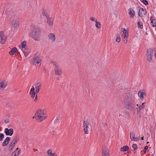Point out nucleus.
Returning a JSON list of instances; mask_svg holds the SVG:
<instances>
[{
    "label": "nucleus",
    "instance_id": "nucleus-27",
    "mask_svg": "<svg viewBox=\"0 0 156 156\" xmlns=\"http://www.w3.org/2000/svg\"><path fill=\"white\" fill-rule=\"evenodd\" d=\"M10 139L9 137H7L2 143V146H6L9 143Z\"/></svg>",
    "mask_w": 156,
    "mask_h": 156
},
{
    "label": "nucleus",
    "instance_id": "nucleus-22",
    "mask_svg": "<svg viewBox=\"0 0 156 156\" xmlns=\"http://www.w3.org/2000/svg\"><path fill=\"white\" fill-rule=\"evenodd\" d=\"M20 152L19 148H17L12 154V156H18Z\"/></svg>",
    "mask_w": 156,
    "mask_h": 156
},
{
    "label": "nucleus",
    "instance_id": "nucleus-2",
    "mask_svg": "<svg viewBox=\"0 0 156 156\" xmlns=\"http://www.w3.org/2000/svg\"><path fill=\"white\" fill-rule=\"evenodd\" d=\"M47 117L46 112L44 110L39 109L36 111L33 118H35L38 122H41L46 119Z\"/></svg>",
    "mask_w": 156,
    "mask_h": 156
},
{
    "label": "nucleus",
    "instance_id": "nucleus-13",
    "mask_svg": "<svg viewBox=\"0 0 156 156\" xmlns=\"http://www.w3.org/2000/svg\"><path fill=\"white\" fill-rule=\"evenodd\" d=\"M137 9L139 10L138 15L140 16L143 17L146 13V11L143 8L138 7Z\"/></svg>",
    "mask_w": 156,
    "mask_h": 156
},
{
    "label": "nucleus",
    "instance_id": "nucleus-9",
    "mask_svg": "<svg viewBox=\"0 0 156 156\" xmlns=\"http://www.w3.org/2000/svg\"><path fill=\"white\" fill-rule=\"evenodd\" d=\"M19 140L18 138L16 137L14 139L10 144L9 149L12 150L15 146V144L17 143Z\"/></svg>",
    "mask_w": 156,
    "mask_h": 156
},
{
    "label": "nucleus",
    "instance_id": "nucleus-30",
    "mask_svg": "<svg viewBox=\"0 0 156 156\" xmlns=\"http://www.w3.org/2000/svg\"><path fill=\"white\" fill-rule=\"evenodd\" d=\"M129 149L128 146H125L121 148V150L122 151H128Z\"/></svg>",
    "mask_w": 156,
    "mask_h": 156
},
{
    "label": "nucleus",
    "instance_id": "nucleus-17",
    "mask_svg": "<svg viewBox=\"0 0 156 156\" xmlns=\"http://www.w3.org/2000/svg\"><path fill=\"white\" fill-rule=\"evenodd\" d=\"M35 88L36 92L37 94L41 90V84L40 82L37 83L35 85Z\"/></svg>",
    "mask_w": 156,
    "mask_h": 156
},
{
    "label": "nucleus",
    "instance_id": "nucleus-40",
    "mask_svg": "<svg viewBox=\"0 0 156 156\" xmlns=\"http://www.w3.org/2000/svg\"><path fill=\"white\" fill-rule=\"evenodd\" d=\"M47 153L48 154L49 156H50V155H51V154L52 153L51 150L50 149H49L48 150Z\"/></svg>",
    "mask_w": 156,
    "mask_h": 156
},
{
    "label": "nucleus",
    "instance_id": "nucleus-10",
    "mask_svg": "<svg viewBox=\"0 0 156 156\" xmlns=\"http://www.w3.org/2000/svg\"><path fill=\"white\" fill-rule=\"evenodd\" d=\"M7 83L4 80H0V90H3L7 86Z\"/></svg>",
    "mask_w": 156,
    "mask_h": 156
},
{
    "label": "nucleus",
    "instance_id": "nucleus-47",
    "mask_svg": "<svg viewBox=\"0 0 156 156\" xmlns=\"http://www.w3.org/2000/svg\"><path fill=\"white\" fill-rule=\"evenodd\" d=\"M33 150L34 151H36L37 150V149H34Z\"/></svg>",
    "mask_w": 156,
    "mask_h": 156
},
{
    "label": "nucleus",
    "instance_id": "nucleus-31",
    "mask_svg": "<svg viewBox=\"0 0 156 156\" xmlns=\"http://www.w3.org/2000/svg\"><path fill=\"white\" fill-rule=\"evenodd\" d=\"M151 24L153 27H154L155 25V20L152 18V17L151 18Z\"/></svg>",
    "mask_w": 156,
    "mask_h": 156
},
{
    "label": "nucleus",
    "instance_id": "nucleus-36",
    "mask_svg": "<svg viewBox=\"0 0 156 156\" xmlns=\"http://www.w3.org/2000/svg\"><path fill=\"white\" fill-rule=\"evenodd\" d=\"M90 19L91 21L94 22L95 23L98 21L97 19L94 17H91Z\"/></svg>",
    "mask_w": 156,
    "mask_h": 156
},
{
    "label": "nucleus",
    "instance_id": "nucleus-18",
    "mask_svg": "<svg viewBox=\"0 0 156 156\" xmlns=\"http://www.w3.org/2000/svg\"><path fill=\"white\" fill-rule=\"evenodd\" d=\"M54 71L55 74L57 76H60L62 74V70L59 66L58 67L54 68Z\"/></svg>",
    "mask_w": 156,
    "mask_h": 156
},
{
    "label": "nucleus",
    "instance_id": "nucleus-28",
    "mask_svg": "<svg viewBox=\"0 0 156 156\" xmlns=\"http://www.w3.org/2000/svg\"><path fill=\"white\" fill-rule=\"evenodd\" d=\"M95 26L98 29H100L101 27V25L100 23L98 21L95 23Z\"/></svg>",
    "mask_w": 156,
    "mask_h": 156
},
{
    "label": "nucleus",
    "instance_id": "nucleus-51",
    "mask_svg": "<svg viewBox=\"0 0 156 156\" xmlns=\"http://www.w3.org/2000/svg\"><path fill=\"white\" fill-rule=\"evenodd\" d=\"M148 143H148V142H147V144H148Z\"/></svg>",
    "mask_w": 156,
    "mask_h": 156
},
{
    "label": "nucleus",
    "instance_id": "nucleus-48",
    "mask_svg": "<svg viewBox=\"0 0 156 156\" xmlns=\"http://www.w3.org/2000/svg\"><path fill=\"white\" fill-rule=\"evenodd\" d=\"M141 140H144V137H141Z\"/></svg>",
    "mask_w": 156,
    "mask_h": 156
},
{
    "label": "nucleus",
    "instance_id": "nucleus-7",
    "mask_svg": "<svg viewBox=\"0 0 156 156\" xmlns=\"http://www.w3.org/2000/svg\"><path fill=\"white\" fill-rule=\"evenodd\" d=\"M90 125L89 122L87 121H84L83 123V131L85 134H88L89 133L88 126Z\"/></svg>",
    "mask_w": 156,
    "mask_h": 156
},
{
    "label": "nucleus",
    "instance_id": "nucleus-3",
    "mask_svg": "<svg viewBox=\"0 0 156 156\" xmlns=\"http://www.w3.org/2000/svg\"><path fill=\"white\" fill-rule=\"evenodd\" d=\"M30 34L32 37L35 41H39L40 40L41 32L36 28L31 27Z\"/></svg>",
    "mask_w": 156,
    "mask_h": 156
},
{
    "label": "nucleus",
    "instance_id": "nucleus-50",
    "mask_svg": "<svg viewBox=\"0 0 156 156\" xmlns=\"http://www.w3.org/2000/svg\"><path fill=\"white\" fill-rule=\"evenodd\" d=\"M136 106H138V107L139 106L138 104H137V105H136Z\"/></svg>",
    "mask_w": 156,
    "mask_h": 156
},
{
    "label": "nucleus",
    "instance_id": "nucleus-41",
    "mask_svg": "<svg viewBox=\"0 0 156 156\" xmlns=\"http://www.w3.org/2000/svg\"><path fill=\"white\" fill-rule=\"evenodd\" d=\"M148 149V147L147 146H145L144 147V153L145 154L146 153V151Z\"/></svg>",
    "mask_w": 156,
    "mask_h": 156
},
{
    "label": "nucleus",
    "instance_id": "nucleus-38",
    "mask_svg": "<svg viewBox=\"0 0 156 156\" xmlns=\"http://www.w3.org/2000/svg\"><path fill=\"white\" fill-rule=\"evenodd\" d=\"M4 135L2 133L0 134V141L2 140L4 138Z\"/></svg>",
    "mask_w": 156,
    "mask_h": 156
},
{
    "label": "nucleus",
    "instance_id": "nucleus-11",
    "mask_svg": "<svg viewBox=\"0 0 156 156\" xmlns=\"http://www.w3.org/2000/svg\"><path fill=\"white\" fill-rule=\"evenodd\" d=\"M0 38L1 44H4L7 40V37L4 35L3 32H0Z\"/></svg>",
    "mask_w": 156,
    "mask_h": 156
},
{
    "label": "nucleus",
    "instance_id": "nucleus-29",
    "mask_svg": "<svg viewBox=\"0 0 156 156\" xmlns=\"http://www.w3.org/2000/svg\"><path fill=\"white\" fill-rule=\"evenodd\" d=\"M42 14L43 16H45L46 18L49 16L47 12V11L45 9L42 10Z\"/></svg>",
    "mask_w": 156,
    "mask_h": 156
},
{
    "label": "nucleus",
    "instance_id": "nucleus-23",
    "mask_svg": "<svg viewBox=\"0 0 156 156\" xmlns=\"http://www.w3.org/2000/svg\"><path fill=\"white\" fill-rule=\"evenodd\" d=\"M101 156H110L108 150L107 149L103 150L102 151Z\"/></svg>",
    "mask_w": 156,
    "mask_h": 156
},
{
    "label": "nucleus",
    "instance_id": "nucleus-32",
    "mask_svg": "<svg viewBox=\"0 0 156 156\" xmlns=\"http://www.w3.org/2000/svg\"><path fill=\"white\" fill-rule=\"evenodd\" d=\"M51 63L55 66V68L58 67L59 66L58 64L55 61H52L51 62Z\"/></svg>",
    "mask_w": 156,
    "mask_h": 156
},
{
    "label": "nucleus",
    "instance_id": "nucleus-12",
    "mask_svg": "<svg viewBox=\"0 0 156 156\" xmlns=\"http://www.w3.org/2000/svg\"><path fill=\"white\" fill-rule=\"evenodd\" d=\"M54 19L52 17H48L47 18V23L49 27H52L54 24Z\"/></svg>",
    "mask_w": 156,
    "mask_h": 156
},
{
    "label": "nucleus",
    "instance_id": "nucleus-20",
    "mask_svg": "<svg viewBox=\"0 0 156 156\" xmlns=\"http://www.w3.org/2000/svg\"><path fill=\"white\" fill-rule=\"evenodd\" d=\"M145 106V103H144L140 105L137 108H136V111L138 114H139L140 113L141 110L144 108Z\"/></svg>",
    "mask_w": 156,
    "mask_h": 156
},
{
    "label": "nucleus",
    "instance_id": "nucleus-45",
    "mask_svg": "<svg viewBox=\"0 0 156 156\" xmlns=\"http://www.w3.org/2000/svg\"><path fill=\"white\" fill-rule=\"evenodd\" d=\"M9 122V120H8V119H6L5 121V123H8Z\"/></svg>",
    "mask_w": 156,
    "mask_h": 156
},
{
    "label": "nucleus",
    "instance_id": "nucleus-33",
    "mask_svg": "<svg viewBox=\"0 0 156 156\" xmlns=\"http://www.w3.org/2000/svg\"><path fill=\"white\" fill-rule=\"evenodd\" d=\"M138 26L141 29L143 28V25L142 23L140 21H138L137 23Z\"/></svg>",
    "mask_w": 156,
    "mask_h": 156
},
{
    "label": "nucleus",
    "instance_id": "nucleus-4",
    "mask_svg": "<svg viewBox=\"0 0 156 156\" xmlns=\"http://www.w3.org/2000/svg\"><path fill=\"white\" fill-rule=\"evenodd\" d=\"M120 33L123 43L125 44H126L128 41L127 39L129 36L128 30L124 28H122L121 29Z\"/></svg>",
    "mask_w": 156,
    "mask_h": 156
},
{
    "label": "nucleus",
    "instance_id": "nucleus-16",
    "mask_svg": "<svg viewBox=\"0 0 156 156\" xmlns=\"http://www.w3.org/2000/svg\"><path fill=\"white\" fill-rule=\"evenodd\" d=\"M10 24L12 27H13L14 28H17L19 27V22L16 20H12Z\"/></svg>",
    "mask_w": 156,
    "mask_h": 156
},
{
    "label": "nucleus",
    "instance_id": "nucleus-39",
    "mask_svg": "<svg viewBox=\"0 0 156 156\" xmlns=\"http://www.w3.org/2000/svg\"><path fill=\"white\" fill-rule=\"evenodd\" d=\"M132 147L134 150H136L137 148V145L136 144H134L132 145Z\"/></svg>",
    "mask_w": 156,
    "mask_h": 156
},
{
    "label": "nucleus",
    "instance_id": "nucleus-19",
    "mask_svg": "<svg viewBox=\"0 0 156 156\" xmlns=\"http://www.w3.org/2000/svg\"><path fill=\"white\" fill-rule=\"evenodd\" d=\"M35 88L34 86H32L30 92V94L32 98H34L36 94Z\"/></svg>",
    "mask_w": 156,
    "mask_h": 156
},
{
    "label": "nucleus",
    "instance_id": "nucleus-21",
    "mask_svg": "<svg viewBox=\"0 0 156 156\" xmlns=\"http://www.w3.org/2000/svg\"><path fill=\"white\" fill-rule=\"evenodd\" d=\"M18 51L16 47L13 48L9 52V54L11 55H13Z\"/></svg>",
    "mask_w": 156,
    "mask_h": 156
},
{
    "label": "nucleus",
    "instance_id": "nucleus-24",
    "mask_svg": "<svg viewBox=\"0 0 156 156\" xmlns=\"http://www.w3.org/2000/svg\"><path fill=\"white\" fill-rule=\"evenodd\" d=\"M144 90H142L139 91L138 92V95L140 98V99L143 100L144 98Z\"/></svg>",
    "mask_w": 156,
    "mask_h": 156
},
{
    "label": "nucleus",
    "instance_id": "nucleus-43",
    "mask_svg": "<svg viewBox=\"0 0 156 156\" xmlns=\"http://www.w3.org/2000/svg\"><path fill=\"white\" fill-rule=\"evenodd\" d=\"M35 98L34 99V102H36L37 101V94L35 96Z\"/></svg>",
    "mask_w": 156,
    "mask_h": 156
},
{
    "label": "nucleus",
    "instance_id": "nucleus-15",
    "mask_svg": "<svg viewBox=\"0 0 156 156\" xmlns=\"http://www.w3.org/2000/svg\"><path fill=\"white\" fill-rule=\"evenodd\" d=\"M5 133L6 135L11 136L13 133V130L12 129L6 128L5 129Z\"/></svg>",
    "mask_w": 156,
    "mask_h": 156
},
{
    "label": "nucleus",
    "instance_id": "nucleus-26",
    "mask_svg": "<svg viewBox=\"0 0 156 156\" xmlns=\"http://www.w3.org/2000/svg\"><path fill=\"white\" fill-rule=\"evenodd\" d=\"M130 136L132 140L134 141H137L139 140V138H136L135 136V134L133 133H131L130 134Z\"/></svg>",
    "mask_w": 156,
    "mask_h": 156
},
{
    "label": "nucleus",
    "instance_id": "nucleus-49",
    "mask_svg": "<svg viewBox=\"0 0 156 156\" xmlns=\"http://www.w3.org/2000/svg\"><path fill=\"white\" fill-rule=\"evenodd\" d=\"M1 131V128L0 127V131Z\"/></svg>",
    "mask_w": 156,
    "mask_h": 156
},
{
    "label": "nucleus",
    "instance_id": "nucleus-35",
    "mask_svg": "<svg viewBox=\"0 0 156 156\" xmlns=\"http://www.w3.org/2000/svg\"><path fill=\"white\" fill-rule=\"evenodd\" d=\"M26 50H23V51H22L23 52V53L25 57L28 56L29 53L28 52L26 51Z\"/></svg>",
    "mask_w": 156,
    "mask_h": 156
},
{
    "label": "nucleus",
    "instance_id": "nucleus-42",
    "mask_svg": "<svg viewBox=\"0 0 156 156\" xmlns=\"http://www.w3.org/2000/svg\"><path fill=\"white\" fill-rule=\"evenodd\" d=\"M142 2L145 5H147L148 4V2L146 0H142Z\"/></svg>",
    "mask_w": 156,
    "mask_h": 156
},
{
    "label": "nucleus",
    "instance_id": "nucleus-5",
    "mask_svg": "<svg viewBox=\"0 0 156 156\" xmlns=\"http://www.w3.org/2000/svg\"><path fill=\"white\" fill-rule=\"evenodd\" d=\"M153 52L152 48H149L147 50L146 57L148 62L152 63L153 62L152 57Z\"/></svg>",
    "mask_w": 156,
    "mask_h": 156
},
{
    "label": "nucleus",
    "instance_id": "nucleus-1",
    "mask_svg": "<svg viewBox=\"0 0 156 156\" xmlns=\"http://www.w3.org/2000/svg\"><path fill=\"white\" fill-rule=\"evenodd\" d=\"M135 98L133 95H127L124 99L123 105L128 109L134 108L135 105Z\"/></svg>",
    "mask_w": 156,
    "mask_h": 156
},
{
    "label": "nucleus",
    "instance_id": "nucleus-37",
    "mask_svg": "<svg viewBox=\"0 0 156 156\" xmlns=\"http://www.w3.org/2000/svg\"><path fill=\"white\" fill-rule=\"evenodd\" d=\"M152 49L153 51V54H154L155 58H156V48H155Z\"/></svg>",
    "mask_w": 156,
    "mask_h": 156
},
{
    "label": "nucleus",
    "instance_id": "nucleus-14",
    "mask_svg": "<svg viewBox=\"0 0 156 156\" xmlns=\"http://www.w3.org/2000/svg\"><path fill=\"white\" fill-rule=\"evenodd\" d=\"M19 47L21 49L22 51H23V50H27L28 48L27 47V43L26 41H23L22 42Z\"/></svg>",
    "mask_w": 156,
    "mask_h": 156
},
{
    "label": "nucleus",
    "instance_id": "nucleus-25",
    "mask_svg": "<svg viewBox=\"0 0 156 156\" xmlns=\"http://www.w3.org/2000/svg\"><path fill=\"white\" fill-rule=\"evenodd\" d=\"M129 14V15L130 18L133 17L135 15V12L133 9L132 8H129L128 9Z\"/></svg>",
    "mask_w": 156,
    "mask_h": 156
},
{
    "label": "nucleus",
    "instance_id": "nucleus-6",
    "mask_svg": "<svg viewBox=\"0 0 156 156\" xmlns=\"http://www.w3.org/2000/svg\"><path fill=\"white\" fill-rule=\"evenodd\" d=\"M41 58L37 56H35L33 59V64L34 65L40 66L41 65Z\"/></svg>",
    "mask_w": 156,
    "mask_h": 156
},
{
    "label": "nucleus",
    "instance_id": "nucleus-8",
    "mask_svg": "<svg viewBox=\"0 0 156 156\" xmlns=\"http://www.w3.org/2000/svg\"><path fill=\"white\" fill-rule=\"evenodd\" d=\"M48 41L54 43L56 41V37L53 33L49 34L48 35Z\"/></svg>",
    "mask_w": 156,
    "mask_h": 156
},
{
    "label": "nucleus",
    "instance_id": "nucleus-34",
    "mask_svg": "<svg viewBox=\"0 0 156 156\" xmlns=\"http://www.w3.org/2000/svg\"><path fill=\"white\" fill-rule=\"evenodd\" d=\"M121 38L119 35H118L116 37L115 41L117 43H119L120 41Z\"/></svg>",
    "mask_w": 156,
    "mask_h": 156
},
{
    "label": "nucleus",
    "instance_id": "nucleus-44",
    "mask_svg": "<svg viewBox=\"0 0 156 156\" xmlns=\"http://www.w3.org/2000/svg\"><path fill=\"white\" fill-rule=\"evenodd\" d=\"M50 156H57V155L55 153H52Z\"/></svg>",
    "mask_w": 156,
    "mask_h": 156
},
{
    "label": "nucleus",
    "instance_id": "nucleus-46",
    "mask_svg": "<svg viewBox=\"0 0 156 156\" xmlns=\"http://www.w3.org/2000/svg\"><path fill=\"white\" fill-rule=\"evenodd\" d=\"M58 122V120L56 119H55V122Z\"/></svg>",
    "mask_w": 156,
    "mask_h": 156
}]
</instances>
